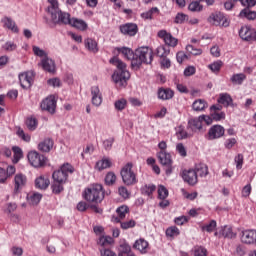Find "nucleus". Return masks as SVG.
<instances>
[{
	"mask_svg": "<svg viewBox=\"0 0 256 256\" xmlns=\"http://www.w3.org/2000/svg\"><path fill=\"white\" fill-rule=\"evenodd\" d=\"M221 67H223V61L217 60L213 63L208 65V69L212 71V73H215V75L219 74V71H221Z\"/></svg>",
	"mask_w": 256,
	"mask_h": 256,
	"instance_id": "43",
	"label": "nucleus"
},
{
	"mask_svg": "<svg viewBox=\"0 0 256 256\" xmlns=\"http://www.w3.org/2000/svg\"><path fill=\"white\" fill-rule=\"evenodd\" d=\"M60 25H71V27H74L75 29H78L79 31H86L88 25L85 20H81L79 18H71V14L68 13V17L65 22H60Z\"/></svg>",
	"mask_w": 256,
	"mask_h": 256,
	"instance_id": "9",
	"label": "nucleus"
},
{
	"mask_svg": "<svg viewBox=\"0 0 256 256\" xmlns=\"http://www.w3.org/2000/svg\"><path fill=\"white\" fill-rule=\"evenodd\" d=\"M122 181L125 185L137 184V174L133 171V163L128 162L120 171Z\"/></svg>",
	"mask_w": 256,
	"mask_h": 256,
	"instance_id": "5",
	"label": "nucleus"
},
{
	"mask_svg": "<svg viewBox=\"0 0 256 256\" xmlns=\"http://www.w3.org/2000/svg\"><path fill=\"white\" fill-rule=\"evenodd\" d=\"M51 189H52V193H54V195H61V193H63V191H65V183L57 182V181L53 180V182L51 184Z\"/></svg>",
	"mask_w": 256,
	"mask_h": 256,
	"instance_id": "36",
	"label": "nucleus"
},
{
	"mask_svg": "<svg viewBox=\"0 0 256 256\" xmlns=\"http://www.w3.org/2000/svg\"><path fill=\"white\" fill-rule=\"evenodd\" d=\"M32 51L34 53V55H36V57H47V52H45V50L39 48L38 46H33L32 47Z\"/></svg>",
	"mask_w": 256,
	"mask_h": 256,
	"instance_id": "59",
	"label": "nucleus"
},
{
	"mask_svg": "<svg viewBox=\"0 0 256 256\" xmlns=\"http://www.w3.org/2000/svg\"><path fill=\"white\" fill-rule=\"evenodd\" d=\"M174 95L175 93L173 92V90L169 88H160L158 90V98H160L162 101H168L169 99H173Z\"/></svg>",
	"mask_w": 256,
	"mask_h": 256,
	"instance_id": "31",
	"label": "nucleus"
},
{
	"mask_svg": "<svg viewBox=\"0 0 256 256\" xmlns=\"http://www.w3.org/2000/svg\"><path fill=\"white\" fill-rule=\"evenodd\" d=\"M239 35L244 41H251L255 37V30L249 26H242L239 30Z\"/></svg>",
	"mask_w": 256,
	"mask_h": 256,
	"instance_id": "20",
	"label": "nucleus"
},
{
	"mask_svg": "<svg viewBox=\"0 0 256 256\" xmlns=\"http://www.w3.org/2000/svg\"><path fill=\"white\" fill-rule=\"evenodd\" d=\"M182 179L185 183H187L192 187L197 185V183H199L197 171H195V169L183 170Z\"/></svg>",
	"mask_w": 256,
	"mask_h": 256,
	"instance_id": "11",
	"label": "nucleus"
},
{
	"mask_svg": "<svg viewBox=\"0 0 256 256\" xmlns=\"http://www.w3.org/2000/svg\"><path fill=\"white\" fill-rule=\"evenodd\" d=\"M49 6L47 11L51 17L50 27H55V25H60V23H64L67 21L69 17V13L61 11L59 8V1L57 0H47Z\"/></svg>",
	"mask_w": 256,
	"mask_h": 256,
	"instance_id": "3",
	"label": "nucleus"
},
{
	"mask_svg": "<svg viewBox=\"0 0 256 256\" xmlns=\"http://www.w3.org/2000/svg\"><path fill=\"white\" fill-rule=\"evenodd\" d=\"M188 9L192 13H199L203 11V6L199 3V1H193L188 5Z\"/></svg>",
	"mask_w": 256,
	"mask_h": 256,
	"instance_id": "46",
	"label": "nucleus"
},
{
	"mask_svg": "<svg viewBox=\"0 0 256 256\" xmlns=\"http://www.w3.org/2000/svg\"><path fill=\"white\" fill-rule=\"evenodd\" d=\"M240 239L242 243H245L246 245H252V243H256V231L244 230L241 232Z\"/></svg>",
	"mask_w": 256,
	"mask_h": 256,
	"instance_id": "17",
	"label": "nucleus"
},
{
	"mask_svg": "<svg viewBox=\"0 0 256 256\" xmlns=\"http://www.w3.org/2000/svg\"><path fill=\"white\" fill-rule=\"evenodd\" d=\"M109 63L117 67L116 70L112 75V80L118 87H127V81L130 79L131 74L127 70V64H125L119 57L114 56L110 59Z\"/></svg>",
	"mask_w": 256,
	"mask_h": 256,
	"instance_id": "1",
	"label": "nucleus"
},
{
	"mask_svg": "<svg viewBox=\"0 0 256 256\" xmlns=\"http://www.w3.org/2000/svg\"><path fill=\"white\" fill-rule=\"evenodd\" d=\"M43 199V195L39 192H30L27 195V201L30 205H39Z\"/></svg>",
	"mask_w": 256,
	"mask_h": 256,
	"instance_id": "30",
	"label": "nucleus"
},
{
	"mask_svg": "<svg viewBox=\"0 0 256 256\" xmlns=\"http://www.w3.org/2000/svg\"><path fill=\"white\" fill-rule=\"evenodd\" d=\"M27 185V176L23 173H17L14 176V193L17 195L18 193H21L23 190V187Z\"/></svg>",
	"mask_w": 256,
	"mask_h": 256,
	"instance_id": "13",
	"label": "nucleus"
},
{
	"mask_svg": "<svg viewBox=\"0 0 256 256\" xmlns=\"http://www.w3.org/2000/svg\"><path fill=\"white\" fill-rule=\"evenodd\" d=\"M154 15H159V8L153 7L150 10L144 12L141 14V18L145 20H151L153 19Z\"/></svg>",
	"mask_w": 256,
	"mask_h": 256,
	"instance_id": "41",
	"label": "nucleus"
},
{
	"mask_svg": "<svg viewBox=\"0 0 256 256\" xmlns=\"http://www.w3.org/2000/svg\"><path fill=\"white\" fill-rule=\"evenodd\" d=\"M223 19H225L223 17V14H221V13H212L208 17L207 21H208V23H210V25L219 26V25H221V22L223 21Z\"/></svg>",
	"mask_w": 256,
	"mask_h": 256,
	"instance_id": "34",
	"label": "nucleus"
},
{
	"mask_svg": "<svg viewBox=\"0 0 256 256\" xmlns=\"http://www.w3.org/2000/svg\"><path fill=\"white\" fill-rule=\"evenodd\" d=\"M114 107L116 111H123V109H125L127 107V100L125 98H121L119 100H117L114 103Z\"/></svg>",
	"mask_w": 256,
	"mask_h": 256,
	"instance_id": "51",
	"label": "nucleus"
},
{
	"mask_svg": "<svg viewBox=\"0 0 256 256\" xmlns=\"http://www.w3.org/2000/svg\"><path fill=\"white\" fill-rule=\"evenodd\" d=\"M218 103L224 105V107H231L233 106V98L227 93H221L218 98Z\"/></svg>",
	"mask_w": 256,
	"mask_h": 256,
	"instance_id": "32",
	"label": "nucleus"
},
{
	"mask_svg": "<svg viewBox=\"0 0 256 256\" xmlns=\"http://www.w3.org/2000/svg\"><path fill=\"white\" fill-rule=\"evenodd\" d=\"M179 233V228H177L176 226H171L166 230V237H177Z\"/></svg>",
	"mask_w": 256,
	"mask_h": 256,
	"instance_id": "52",
	"label": "nucleus"
},
{
	"mask_svg": "<svg viewBox=\"0 0 256 256\" xmlns=\"http://www.w3.org/2000/svg\"><path fill=\"white\" fill-rule=\"evenodd\" d=\"M116 51L121 53V55H123L125 59H128V61H131V63H133V60L136 59L135 53L129 47H118L116 48Z\"/></svg>",
	"mask_w": 256,
	"mask_h": 256,
	"instance_id": "26",
	"label": "nucleus"
},
{
	"mask_svg": "<svg viewBox=\"0 0 256 256\" xmlns=\"http://www.w3.org/2000/svg\"><path fill=\"white\" fill-rule=\"evenodd\" d=\"M40 65L44 71H47L48 73H54L56 66L55 61L49 57H45L41 60Z\"/></svg>",
	"mask_w": 256,
	"mask_h": 256,
	"instance_id": "21",
	"label": "nucleus"
},
{
	"mask_svg": "<svg viewBox=\"0 0 256 256\" xmlns=\"http://www.w3.org/2000/svg\"><path fill=\"white\" fill-rule=\"evenodd\" d=\"M33 79H35L34 71H27L19 74V82L22 89H29L33 85Z\"/></svg>",
	"mask_w": 256,
	"mask_h": 256,
	"instance_id": "10",
	"label": "nucleus"
},
{
	"mask_svg": "<svg viewBox=\"0 0 256 256\" xmlns=\"http://www.w3.org/2000/svg\"><path fill=\"white\" fill-rule=\"evenodd\" d=\"M194 256H207V249L203 246H196L194 248Z\"/></svg>",
	"mask_w": 256,
	"mask_h": 256,
	"instance_id": "60",
	"label": "nucleus"
},
{
	"mask_svg": "<svg viewBox=\"0 0 256 256\" xmlns=\"http://www.w3.org/2000/svg\"><path fill=\"white\" fill-rule=\"evenodd\" d=\"M98 245H101V247H107V245H112L113 238L111 236H107L103 234L98 238Z\"/></svg>",
	"mask_w": 256,
	"mask_h": 256,
	"instance_id": "42",
	"label": "nucleus"
},
{
	"mask_svg": "<svg viewBox=\"0 0 256 256\" xmlns=\"http://www.w3.org/2000/svg\"><path fill=\"white\" fill-rule=\"evenodd\" d=\"M176 135L178 139H187L189 137H193V133L186 132L183 126H179L176 131Z\"/></svg>",
	"mask_w": 256,
	"mask_h": 256,
	"instance_id": "44",
	"label": "nucleus"
},
{
	"mask_svg": "<svg viewBox=\"0 0 256 256\" xmlns=\"http://www.w3.org/2000/svg\"><path fill=\"white\" fill-rule=\"evenodd\" d=\"M118 193H119L120 197H122L123 199H129V197L131 195V193L129 192V190H127V188L125 186L119 187Z\"/></svg>",
	"mask_w": 256,
	"mask_h": 256,
	"instance_id": "62",
	"label": "nucleus"
},
{
	"mask_svg": "<svg viewBox=\"0 0 256 256\" xmlns=\"http://www.w3.org/2000/svg\"><path fill=\"white\" fill-rule=\"evenodd\" d=\"M111 167H113V161L111 158L104 156L96 162L94 169H96V171H105V169H111Z\"/></svg>",
	"mask_w": 256,
	"mask_h": 256,
	"instance_id": "19",
	"label": "nucleus"
},
{
	"mask_svg": "<svg viewBox=\"0 0 256 256\" xmlns=\"http://www.w3.org/2000/svg\"><path fill=\"white\" fill-rule=\"evenodd\" d=\"M203 129V123L201 122V119L198 118H194V119H190L188 121V131H191L190 133H197V131H201Z\"/></svg>",
	"mask_w": 256,
	"mask_h": 256,
	"instance_id": "22",
	"label": "nucleus"
},
{
	"mask_svg": "<svg viewBox=\"0 0 256 256\" xmlns=\"http://www.w3.org/2000/svg\"><path fill=\"white\" fill-rule=\"evenodd\" d=\"M91 96L92 105H94V107H101V104L103 103V94L101 93L99 86L91 87Z\"/></svg>",
	"mask_w": 256,
	"mask_h": 256,
	"instance_id": "15",
	"label": "nucleus"
},
{
	"mask_svg": "<svg viewBox=\"0 0 256 256\" xmlns=\"http://www.w3.org/2000/svg\"><path fill=\"white\" fill-rule=\"evenodd\" d=\"M225 135V128L221 125H214L208 131V140L221 139Z\"/></svg>",
	"mask_w": 256,
	"mask_h": 256,
	"instance_id": "14",
	"label": "nucleus"
},
{
	"mask_svg": "<svg viewBox=\"0 0 256 256\" xmlns=\"http://www.w3.org/2000/svg\"><path fill=\"white\" fill-rule=\"evenodd\" d=\"M169 197V190H167V187L163 185L158 186V198L159 199H167Z\"/></svg>",
	"mask_w": 256,
	"mask_h": 256,
	"instance_id": "49",
	"label": "nucleus"
},
{
	"mask_svg": "<svg viewBox=\"0 0 256 256\" xmlns=\"http://www.w3.org/2000/svg\"><path fill=\"white\" fill-rule=\"evenodd\" d=\"M51 185V181L47 176H39L35 179V187L36 189H41L45 191Z\"/></svg>",
	"mask_w": 256,
	"mask_h": 256,
	"instance_id": "24",
	"label": "nucleus"
},
{
	"mask_svg": "<svg viewBox=\"0 0 256 256\" xmlns=\"http://www.w3.org/2000/svg\"><path fill=\"white\" fill-rule=\"evenodd\" d=\"M40 108L42 111H47V113H55V109H57V99H55L54 95H50L46 97L40 103Z\"/></svg>",
	"mask_w": 256,
	"mask_h": 256,
	"instance_id": "8",
	"label": "nucleus"
},
{
	"mask_svg": "<svg viewBox=\"0 0 256 256\" xmlns=\"http://www.w3.org/2000/svg\"><path fill=\"white\" fill-rule=\"evenodd\" d=\"M16 135H18L19 138L22 139V141H25V143L31 142V135L25 133V131H23L21 127L17 128Z\"/></svg>",
	"mask_w": 256,
	"mask_h": 256,
	"instance_id": "48",
	"label": "nucleus"
},
{
	"mask_svg": "<svg viewBox=\"0 0 256 256\" xmlns=\"http://www.w3.org/2000/svg\"><path fill=\"white\" fill-rule=\"evenodd\" d=\"M169 53H170L169 49H167L165 46H159L156 49V55L158 57H161L162 59L167 57V55H169Z\"/></svg>",
	"mask_w": 256,
	"mask_h": 256,
	"instance_id": "53",
	"label": "nucleus"
},
{
	"mask_svg": "<svg viewBox=\"0 0 256 256\" xmlns=\"http://www.w3.org/2000/svg\"><path fill=\"white\" fill-rule=\"evenodd\" d=\"M240 19H248V21H255L256 11L251 10L250 8H244L239 13Z\"/></svg>",
	"mask_w": 256,
	"mask_h": 256,
	"instance_id": "29",
	"label": "nucleus"
},
{
	"mask_svg": "<svg viewBox=\"0 0 256 256\" xmlns=\"http://www.w3.org/2000/svg\"><path fill=\"white\" fill-rule=\"evenodd\" d=\"M133 247L134 249H137V251L141 252L142 255H145V253L149 251V242L143 238H140L135 241Z\"/></svg>",
	"mask_w": 256,
	"mask_h": 256,
	"instance_id": "25",
	"label": "nucleus"
},
{
	"mask_svg": "<svg viewBox=\"0 0 256 256\" xmlns=\"http://www.w3.org/2000/svg\"><path fill=\"white\" fill-rule=\"evenodd\" d=\"M1 23L4 29H8V31H11L12 33H19V27L17 26V23H15L11 17H3L1 19Z\"/></svg>",
	"mask_w": 256,
	"mask_h": 256,
	"instance_id": "18",
	"label": "nucleus"
},
{
	"mask_svg": "<svg viewBox=\"0 0 256 256\" xmlns=\"http://www.w3.org/2000/svg\"><path fill=\"white\" fill-rule=\"evenodd\" d=\"M181 191L184 199H188V201H195V199H197V192L189 193L185 189H182Z\"/></svg>",
	"mask_w": 256,
	"mask_h": 256,
	"instance_id": "57",
	"label": "nucleus"
},
{
	"mask_svg": "<svg viewBox=\"0 0 256 256\" xmlns=\"http://www.w3.org/2000/svg\"><path fill=\"white\" fill-rule=\"evenodd\" d=\"M207 107H209V104H207V101H205L204 99L195 100L192 104L193 111L197 112L205 111Z\"/></svg>",
	"mask_w": 256,
	"mask_h": 256,
	"instance_id": "35",
	"label": "nucleus"
},
{
	"mask_svg": "<svg viewBox=\"0 0 256 256\" xmlns=\"http://www.w3.org/2000/svg\"><path fill=\"white\" fill-rule=\"evenodd\" d=\"M157 157L164 167H171L173 165V160L171 159V154L167 153V151H160L157 153Z\"/></svg>",
	"mask_w": 256,
	"mask_h": 256,
	"instance_id": "23",
	"label": "nucleus"
},
{
	"mask_svg": "<svg viewBox=\"0 0 256 256\" xmlns=\"http://www.w3.org/2000/svg\"><path fill=\"white\" fill-rule=\"evenodd\" d=\"M12 151L14 153L13 163H19V161L23 158V150H21V148L18 146H14Z\"/></svg>",
	"mask_w": 256,
	"mask_h": 256,
	"instance_id": "45",
	"label": "nucleus"
},
{
	"mask_svg": "<svg viewBox=\"0 0 256 256\" xmlns=\"http://www.w3.org/2000/svg\"><path fill=\"white\" fill-rule=\"evenodd\" d=\"M157 36L159 39H162L168 47H177V44L179 43V40L173 37L167 30H160Z\"/></svg>",
	"mask_w": 256,
	"mask_h": 256,
	"instance_id": "12",
	"label": "nucleus"
},
{
	"mask_svg": "<svg viewBox=\"0 0 256 256\" xmlns=\"http://www.w3.org/2000/svg\"><path fill=\"white\" fill-rule=\"evenodd\" d=\"M186 21H189V16L185 13H178L175 17L174 23L181 25Z\"/></svg>",
	"mask_w": 256,
	"mask_h": 256,
	"instance_id": "55",
	"label": "nucleus"
},
{
	"mask_svg": "<svg viewBox=\"0 0 256 256\" xmlns=\"http://www.w3.org/2000/svg\"><path fill=\"white\" fill-rule=\"evenodd\" d=\"M53 145V140H51L50 138H46L38 144V149L39 151H42V153H49V151L53 149Z\"/></svg>",
	"mask_w": 256,
	"mask_h": 256,
	"instance_id": "28",
	"label": "nucleus"
},
{
	"mask_svg": "<svg viewBox=\"0 0 256 256\" xmlns=\"http://www.w3.org/2000/svg\"><path fill=\"white\" fill-rule=\"evenodd\" d=\"M115 143V138L113 137H110V138H107L105 139L103 142H102V145H103V149L105 151H111V149H113V144Z\"/></svg>",
	"mask_w": 256,
	"mask_h": 256,
	"instance_id": "50",
	"label": "nucleus"
},
{
	"mask_svg": "<svg viewBox=\"0 0 256 256\" xmlns=\"http://www.w3.org/2000/svg\"><path fill=\"white\" fill-rule=\"evenodd\" d=\"M186 51L190 53L191 55H201L203 53V50L199 48L193 47V45H187Z\"/></svg>",
	"mask_w": 256,
	"mask_h": 256,
	"instance_id": "61",
	"label": "nucleus"
},
{
	"mask_svg": "<svg viewBox=\"0 0 256 256\" xmlns=\"http://www.w3.org/2000/svg\"><path fill=\"white\" fill-rule=\"evenodd\" d=\"M201 231H206V233H213L217 229V221L211 220L209 223H206L200 227Z\"/></svg>",
	"mask_w": 256,
	"mask_h": 256,
	"instance_id": "40",
	"label": "nucleus"
},
{
	"mask_svg": "<svg viewBox=\"0 0 256 256\" xmlns=\"http://www.w3.org/2000/svg\"><path fill=\"white\" fill-rule=\"evenodd\" d=\"M155 189L156 187L153 184L145 185L142 188V193H144V195H147L149 197L150 195H153V193L155 192Z\"/></svg>",
	"mask_w": 256,
	"mask_h": 256,
	"instance_id": "56",
	"label": "nucleus"
},
{
	"mask_svg": "<svg viewBox=\"0 0 256 256\" xmlns=\"http://www.w3.org/2000/svg\"><path fill=\"white\" fill-rule=\"evenodd\" d=\"M84 46L90 53H99V45L93 38H86L84 40Z\"/></svg>",
	"mask_w": 256,
	"mask_h": 256,
	"instance_id": "27",
	"label": "nucleus"
},
{
	"mask_svg": "<svg viewBox=\"0 0 256 256\" xmlns=\"http://www.w3.org/2000/svg\"><path fill=\"white\" fill-rule=\"evenodd\" d=\"M37 118L35 117H29L26 120V127L29 129V131H35L37 129Z\"/></svg>",
	"mask_w": 256,
	"mask_h": 256,
	"instance_id": "47",
	"label": "nucleus"
},
{
	"mask_svg": "<svg viewBox=\"0 0 256 256\" xmlns=\"http://www.w3.org/2000/svg\"><path fill=\"white\" fill-rule=\"evenodd\" d=\"M118 217L114 218L115 223H121V220L125 219L127 217V214L129 213V207L127 206H120L116 210Z\"/></svg>",
	"mask_w": 256,
	"mask_h": 256,
	"instance_id": "33",
	"label": "nucleus"
},
{
	"mask_svg": "<svg viewBox=\"0 0 256 256\" xmlns=\"http://www.w3.org/2000/svg\"><path fill=\"white\" fill-rule=\"evenodd\" d=\"M69 173H73V166L70 164H64L59 170L53 172L52 179L59 183H67Z\"/></svg>",
	"mask_w": 256,
	"mask_h": 256,
	"instance_id": "6",
	"label": "nucleus"
},
{
	"mask_svg": "<svg viewBox=\"0 0 256 256\" xmlns=\"http://www.w3.org/2000/svg\"><path fill=\"white\" fill-rule=\"evenodd\" d=\"M138 31L139 28L135 23H126L120 26V32L122 35H128V37H135Z\"/></svg>",
	"mask_w": 256,
	"mask_h": 256,
	"instance_id": "16",
	"label": "nucleus"
},
{
	"mask_svg": "<svg viewBox=\"0 0 256 256\" xmlns=\"http://www.w3.org/2000/svg\"><path fill=\"white\" fill-rule=\"evenodd\" d=\"M28 161L32 167H43L47 161V158L45 156L39 154L37 151H30L27 155Z\"/></svg>",
	"mask_w": 256,
	"mask_h": 256,
	"instance_id": "7",
	"label": "nucleus"
},
{
	"mask_svg": "<svg viewBox=\"0 0 256 256\" xmlns=\"http://www.w3.org/2000/svg\"><path fill=\"white\" fill-rule=\"evenodd\" d=\"M235 164H236V169H243V161H244V157L243 154H238L235 158H234Z\"/></svg>",
	"mask_w": 256,
	"mask_h": 256,
	"instance_id": "63",
	"label": "nucleus"
},
{
	"mask_svg": "<svg viewBox=\"0 0 256 256\" xmlns=\"http://www.w3.org/2000/svg\"><path fill=\"white\" fill-rule=\"evenodd\" d=\"M136 59L132 60L133 69H139L143 63L151 65L153 62V50L149 47L138 48L135 52Z\"/></svg>",
	"mask_w": 256,
	"mask_h": 256,
	"instance_id": "4",
	"label": "nucleus"
},
{
	"mask_svg": "<svg viewBox=\"0 0 256 256\" xmlns=\"http://www.w3.org/2000/svg\"><path fill=\"white\" fill-rule=\"evenodd\" d=\"M2 49L4 51H8V52H11V51H15L17 49V44H15V42L13 41H7L3 46H2Z\"/></svg>",
	"mask_w": 256,
	"mask_h": 256,
	"instance_id": "58",
	"label": "nucleus"
},
{
	"mask_svg": "<svg viewBox=\"0 0 256 256\" xmlns=\"http://www.w3.org/2000/svg\"><path fill=\"white\" fill-rule=\"evenodd\" d=\"M245 79H247V76L244 73H237L231 76L230 81L233 85H243Z\"/></svg>",
	"mask_w": 256,
	"mask_h": 256,
	"instance_id": "39",
	"label": "nucleus"
},
{
	"mask_svg": "<svg viewBox=\"0 0 256 256\" xmlns=\"http://www.w3.org/2000/svg\"><path fill=\"white\" fill-rule=\"evenodd\" d=\"M115 181H117V176L114 172H108L105 177L106 185H114Z\"/></svg>",
	"mask_w": 256,
	"mask_h": 256,
	"instance_id": "54",
	"label": "nucleus"
},
{
	"mask_svg": "<svg viewBox=\"0 0 256 256\" xmlns=\"http://www.w3.org/2000/svg\"><path fill=\"white\" fill-rule=\"evenodd\" d=\"M82 198L86 203H92L94 205H99L105 199V190H103V185L99 183L90 184L82 192Z\"/></svg>",
	"mask_w": 256,
	"mask_h": 256,
	"instance_id": "2",
	"label": "nucleus"
},
{
	"mask_svg": "<svg viewBox=\"0 0 256 256\" xmlns=\"http://www.w3.org/2000/svg\"><path fill=\"white\" fill-rule=\"evenodd\" d=\"M211 117L213 121H223L225 119V112H212Z\"/></svg>",
	"mask_w": 256,
	"mask_h": 256,
	"instance_id": "64",
	"label": "nucleus"
},
{
	"mask_svg": "<svg viewBox=\"0 0 256 256\" xmlns=\"http://www.w3.org/2000/svg\"><path fill=\"white\" fill-rule=\"evenodd\" d=\"M220 235L226 239H235L237 237V234L233 232V228L229 226H224L220 231Z\"/></svg>",
	"mask_w": 256,
	"mask_h": 256,
	"instance_id": "38",
	"label": "nucleus"
},
{
	"mask_svg": "<svg viewBox=\"0 0 256 256\" xmlns=\"http://www.w3.org/2000/svg\"><path fill=\"white\" fill-rule=\"evenodd\" d=\"M194 171H196V175H199V177H206L209 175V167L203 163L197 164Z\"/></svg>",
	"mask_w": 256,
	"mask_h": 256,
	"instance_id": "37",
	"label": "nucleus"
}]
</instances>
